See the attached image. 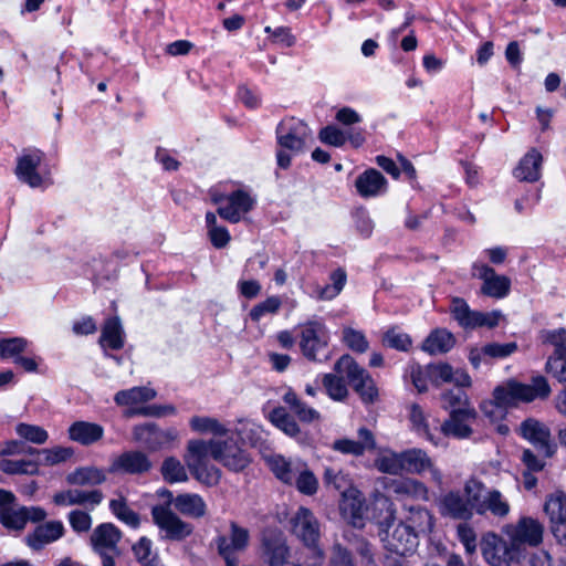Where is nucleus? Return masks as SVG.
I'll list each match as a JSON object with an SVG mask.
<instances>
[{
	"instance_id": "obj_1",
	"label": "nucleus",
	"mask_w": 566,
	"mask_h": 566,
	"mask_svg": "<svg viewBox=\"0 0 566 566\" xmlns=\"http://www.w3.org/2000/svg\"><path fill=\"white\" fill-rule=\"evenodd\" d=\"M210 457L233 472L243 471L251 462L248 452L232 438L190 440L184 455L185 463L192 476L208 486L217 485L221 479V471L210 463Z\"/></svg>"
},
{
	"instance_id": "obj_2",
	"label": "nucleus",
	"mask_w": 566,
	"mask_h": 566,
	"mask_svg": "<svg viewBox=\"0 0 566 566\" xmlns=\"http://www.w3.org/2000/svg\"><path fill=\"white\" fill-rule=\"evenodd\" d=\"M551 387L544 376H535L526 385L515 379H509L497 385L492 392L497 402L506 409L516 408L521 402H532L535 399H546L551 395Z\"/></svg>"
},
{
	"instance_id": "obj_3",
	"label": "nucleus",
	"mask_w": 566,
	"mask_h": 566,
	"mask_svg": "<svg viewBox=\"0 0 566 566\" xmlns=\"http://www.w3.org/2000/svg\"><path fill=\"white\" fill-rule=\"evenodd\" d=\"M312 132L301 119L290 117L281 120L276 127V140L282 148L276 153L277 165L286 169L291 165V155L303 153Z\"/></svg>"
},
{
	"instance_id": "obj_4",
	"label": "nucleus",
	"mask_w": 566,
	"mask_h": 566,
	"mask_svg": "<svg viewBox=\"0 0 566 566\" xmlns=\"http://www.w3.org/2000/svg\"><path fill=\"white\" fill-rule=\"evenodd\" d=\"M338 374H344L365 405H373L379 398V391L370 374L348 354L343 355L334 366Z\"/></svg>"
},
{
	"instance_id": "obj_5",
	"label": "nucleus",
	"mask_w": 566,
	"mask_h": 566,
	"mask_svg": "<svg viewBox=\"0 0 566 566\" xmlns=\"http://www.w3.org/2000/svg\"><path fill=\"white\" fill-rule=\"evenodd\" d=\"M219 555L224 559L227 566H239L238 555L244 552L250 544V532L231 521L229 531L218 535L214 539Z\"/></svg>"
},
{
	"instance_id": "obj_6",
	"label": "nucleus",
	"mask_w": 566,
	"mask_h": 566,
	"mask_svg": "<svg viewBox=\"0 0 566 566\" xmlns=\"http://www.w3.org/2000/svg\"><path fill=\"white\" fill-rule=\"evenodd\" d=\"M450 313L463 329H475L479 327L493 328L497 326L502 317L499 311L489 313L473 311L464 298L458 296L451 300Z\"/></svg>"
},
{
	"instance_id": "obj_7",
	"label": "nucleus",
	"mask_w": 566,
	"mask_h": 566,
	"mask_svg": "<svg viewBox=\"0 0 566 566\" xmlns=\"http://www.w3.org/2000/svg\"><path fill=\"white\" fill-rule=\"evenodd\" d=\"M480 545L484 559L491 566H510L521 557L520 552L509 538L504 539L493 532L484 534Z\"/></svg>"
},
{
	"instance_id": "obj_8",
	"label": "nucleus",
	"mask_w": 566,
	"mask_h": 566,
	"mask_svg": "<svg viewBox=\"0 0 566 566\" xmlns=\"http://www.w3.org/2000/svg\"><path fill=\"white\" fill-rule=\"evenodd\" d=\"M503 532L522 554L525 545L537 546L542 543L544 527L537 520L525 516L515 524L506 525Z\"/></svg>"
},
{
	"instance_id": "obj_9",
	"label": "nucleus",
	"mask_w": 566,
	"mask_h": 566,
	"mask_svg": "<svg viewBox=\"0 0 566 566\" xmlns=\"http://www.w3.org/2000/svg\"><path fill=\"white\" fill-rule=\"evenodd\" d=\"M151 516L155 524L165 532L164 538L180 542L190 536L193 526L182 521L177 514L163 505L154 506Z\"/></svg>"
},
{
	"instance_id": "obj_10",
	"label": "nucleus",
	"mask_w": 566,
	"mask_h": 566,
	"mask_svg": "<svg viewBox=\"0 0 566 566\" xmlns=\"http://www.w3.org/2000/svg\"><path fill=\"white\" fill-rule=\"evenodd\" d=\"M381 539L387 551L400 556L412 553L418 545L415 531L403 523L389 525Z\"/></svg>"
},
{
	"instance_id": "obj_11",
	"label": "nucleus",
	"mask_w": 566,
	"mask_h": 566,
	"mask_svg": "<svg viewBox=\"0 0 566 566\" xmlns=\"http://www.w3.org/2000/svg\"><path fill=\"white\" fill-rule=\"evenodd\" d=\"M175 429L161 430L156 423L148 422L133 428V438L149 451H158L176 440Z\"/></svg>"
},
{
	"instance_id": "obj_12",
	"label": "nucleus",
	"mask_w": 566,
	"mask_h": 566,
	"mask_svg": "<svg viewBox=\"0 0 566 566\" xmlns=\"http://www.w3.org/2000/svg\"><path fill=\"white\" fill-rule=\"evenodd\" d=\"M328 342L325 326L318 322H308L301 332L300 346L304 356L311 360H319L318 357L325 350Z\"/></svg>"
},
{
	"instance_id": "obj_13",
	"label": "nucleus",
	"mask_w": 566,
	"mask_h": 566,
	"mask_svg": "<svg viewBox=\"0 0 566 566\" xmlns=\"http://www.w3.org/2000/svg\"><path fill=\"white\" fill-rule=\"evenodd\" d=\"M517 433L536 449L543 451L546 458H551L555 453V448L551 443V430L543 422L527 418L520 424Z\"/></svg>"
},
{
	"instance_id": "obj_14",
	"label": "nucleus",
	"mask_w": 566,
	"mask_h": 566,
	"mask_svg": "<svg viewBox=\"0 0 566 566\" xmlns=\"http://www.w3.org/2000/svg\"><path fill=\"white\" fill-rule=\"evenodd\" d=\"M402 458V473L421 474L428 471L430 478L438 485L442 484V474L433 465L432 460L429 458L426 451L417 448L408 449L401 452Z\"/></svg>"
},
{
	"instance_id": "obj_15",
	"label": "nucleus",
	"mask_w": 566,
	"mask_h": 566,
	"mask_svg": "<svg viewBox=\"0 0 566 566\" xmlns=\"http://www.w3.org/2000/svg\"><path fill=\"white\" fill-rule=\"evenodd\" d=\"M153 463L146 453L137 450L126 451L116 457L108 471L111 473H125L142 475L150 471Z\"/></svg>"
},
{
	"instance_id": "obj_16",
	"label": "nucleus",
	"mask_w": 566,
	"mask_h": 566,
	"mask_svg": "<svg viewBox=\"0 0 566 566\" xmlns=\"http://www.w3.org/2000/svg\"><path fill=\"white\" fill-rule=\"evenodd\" d=\"M476 418L478 412L473 407L450 411L449 418L441 426V430L446 436L458 439L470 438L473 432L471 426Z\"/></svg>"
},
{
	"instance_id": "obj_17",
	"label": "nucleus",
	"mask_w": 566,
	"mask_h": 566,
	"mask_svg": "<svg viewBox=\"0 0 566 566\" xmlns=\"http://www.w3.org/2000/svg\"><path fill=\"white\" fill-rule=\"evenodd\" d=\"M293 533L306 545L315 546L319 538V524L313 512L307 507H300L293 518Z\"/></svg>"
},
{
	"instance_id": "obj_18",
	"label": "nucleus",
	"mask_w": 566,
	"mask_h": 566,
	"mask_svg": "<svg viewBox=\"0 0 566 566\" xmlns=\"http://www.w3.org/2000/svg\"><path fill=\"white\" fill-rule=\"evenodd\" d=\"M44 154L40 149H31L25 151L18 158L15 175L22 182L35 188L42 185V177L36 171L42 163Z\"/></svg>"
},
{
	"instance_id": "obj_19",
	"label": "nucleus",
	"mask_w": 566,
	"mask_h": 566,
	"mask_svg": "<svg viewBox=\"0 0 566 566\" xmlns=\"http://www.w3.org/2000/svg\"><path fill=\"white\" fill-rule=\"evenodd\" d=\"M474 269L479 271L478 275L483 281L482 294L493 298H502L509 294L511 280L507 276L496 274L494 269L485 264L474 265Z\"/></svg>"
},
{
	"instance_id": "obj_20",
	"label": "nucleus",
	"mask_w": 566,
	"mask_h": 566,
	"mask_svg": "<svg viewBox=\"0 0 566 566\" xmlns=\"http://www.w3.org/2000/svg\"><path fill=\"white\" fill-rule=\"evenodd\" d=\"M64 534V526L60 521H50L40 524L24 538L27 545L33 551H40L45 545L57 541Z\"/></svg>"
},
{
	"instance_id": "obj_21",
	"label": "nucleus",
	"mask_w": 566,
	"mask_h": 566,
	"mask_svg": "<svg viewBox=\"0 0 566 566\" xmlns=\"http://www.w3.org/2000/svg\"><path fill=\"white\" fill-rule=\"evenodd\" d=\"M358 441L350 439H338L333 442L332 448L343 454L355 457L363 455L366 451L376 449V441L373 432L367 428L358 430Z\"/></svg>"
},
{
	"instance_id": "obj_22",
	"label": "nucleus",
	"mask_w": 566,
	"mask_h": 566,
	"mask_svg": "<svg viewBox=\"0 0 566 566\" xmlns=\"http://www.w3.org/2000/svg\"><path fill=\"white\" fill-rule=\"evenodd\" d=\"M439 510L442 516L453 520L468 521L473 516L470 503L458 491L444 494L440 500Z\"/></svg>"
},
{
	"instance_id": "obj_23",
	"label": "nucleus",
	"mask_w": 566,
	"mask_h": 566,
	"mask_svg": "<svg viewBox=\"0 0 566 566\" xmlns=\"http://www.w3.org/2000/svg\"><path fill=\"white\" fill-rule=\"evenodd\" d=\"M339 510L345 520L354 527L361 528L364 526V497L357 490H349L348 493L342 495Z\"/></svg>"
},
{
	"instance_id": "obj_24",
	"label": "nucleus",
	"mask_w": 566,
	"mask_h": 566,
	"mask_svg": "<svg viewBox=\"0 0 566 566\" xmlns=\"http://www.w3.org/2000/svg\"><path fill=\"white\" fill-rule=\"evenodd\" d=\"M104 495L99 490L83 491L72 489L56 493L53 496V502L56 505L62 506L88 504L92 509H94L102 503Z\"/></svg>"
},
{
	"instance_id": "obj_25",
	"label": "nucleus",
	"mask_w": 566,
	"mask_h": 566,
	"mask_svg": "<svg viewBox=\"0 0 566 566\" xmlns=\"http://www.w3.org/2000/svg\"><path fill=\"white\" fill-rule=\"evenodd\" d=\"M120 537L122 533L114 524L103 523L93 531L91 543L95 552L117 553Z\"/></svg>"
},
{
	"instance_id": "obj_26",
	"label": "nucleus",
	"mask_w": 566,
	"mask_h": 566,
	"mask_svg": "<svg viewBox=\"0 0 566 566\" xmlns=\"http://www.w3.org/2000/svg\"><path fill=\"white\" fill-rule=\"evenodd\" d=\"M543 157L536 149H531L518 163L513 175L520 181L535 182L541 177Z\"/></svg>"
},
{
	"instance_id": "obj_27",
	"label": "nucleus",
	"mask_w": 566,
	"mask_h": 566,
	"mask_svg": "<svg viewBox=\"0 0 566 566\" xmlns=\"http://www.w3.org/2000/svg\"><path fill=\"white\" fill-rule=\"evenodd\" d=\"M104 429L101 424L88 421H75L69 428L71 440L82 446H91L103 438Z\"/></svg>"
},
{
	"instance_id": "obj_28",
	"label": "nucleus",
	"mask_w": 566,
	"mask_h": 566,
	"mask_svg": "<svg viewBox=\"0 0 566 566\" xmlns=\"http://www.w3.org/2000/svg\"><path fill=\"white\" fill-rule=\"evenodd\" d=\"M274 475L285 484L293 485L298 472L305 465L301 460H287L282 455H275L269 461Z\"/></svg>"
},
{
	"instance_id": "obj_29",
	"label": "nucleus",
	"mask_w": 566,
	"mask_h": 566,
	"mask_svg": "<svg viewBox=\"0 0 566 566\" xmlns=\"http://www.w3.org/2000/svg\"><path fill=\"white\" fill-rule=\"evenodd\" d=\"M355 186L360 196L373 197L386 189L387 180L378 170L371 168L357 177Z\"/></svg>"
},
{
	"instance_id": "obj_30",
	"label": "nucleus",
	"mask_w": 566,
	"mask_h": 566,
	"mask_svg": "<svg viewBox=\"0 0 566 566\" xmlns=\"http://www.w3.org/2000/svg\"><path fill=\"white\" fill-rule=\"evenodd\" d=\"M175 509L182 515L200 518L207 513V505L199 494L184 493L174 499Z\"/></svg>"
},
{
	"instance_id": "obj_31",
	"label": "nucleus",
	"mask_w": 566,
	"mask_h": 566,
	"mask_svg": "<svg viewBox=\"0 0 566 566\" xmlns=\"http://www.w3.org/2000/svg\"><path fill=\"white\" fill-rule=\"evenodd\" d=\"M124 331L117 316L109 317L105 321L99 337V345L117 350L124 346Z\"/></svg>"
},
{
	"instance_id": "obj_32",
	"label": "nucleus",
	"mask_w": 566,
	"mask_h": 566,
	"mask_svg": "<svg viewBox=\"0 0 566 566\" xmlns=\"http://www.w3.org/2000/svg\"><path fill=\"white\" fill-rule=\"evenodd\" d=\"M455 344L452 333L447 329H436L429 334L422 344V349L431 355L448 353Z\"/></svg>"
},
{
	"instance_id": "obj_33",
	"label": "nucleus",
	"mask_w": 566,
	"mask_h": 566,
	"mask_svg": "<svg viewBox=\"0 0 566 566\" xmlns=\"http://www.w3.org/2000/svg\"><path fill=\"white\" fill-rule=\"evenodd\" d=\"M66 481L72 485L95 486L106 481V474L102 469L83 467L70 473Z\"/></svg>"
},
{
	"instance_id": "obj_34",
	"label": "nucleus",
	"mask_w": 566,
	"mask_h": 566,
	"mask_svg": "<svg viewBox=\"0 0 566 566\" xmlns=\"http://www.w3.org/2000/svg\"><path fill=\"white\" fill-rule=\"evenodd\" d=\"M405 525L415 531L418 536L420 533H427L432 530L433 520L431 513L422 506L408 507V515L406 516Z\"/></svg>"
},
{
	"instance_id": "obj_35",
	"label": "nucleus",
	"mask_w": 566,
	"mask_h": 566,
	"mask_svg": "<svg viewBox=\"0 0 566 566\" xmlns=\"http://www.w3.org/2000/svg\"><path fill=\"white\" fill-rule=\"evenodd\" d=\"M283 401L290 407L295 416L302 422H313L319 419V413L315 409L303 402L295 391L289 389L282 397Z\"/></svg>"
},
{
	"instance_id": "obj_36",
	"label": "nucleus",
	"mask_w": 566,
	"mask_h": 566,
	"mask_svg": "<svg viewBox=\"0 0 566 566\" xmlns=\"http://www.w3.org/2000/svg\"><path fill=\"white\" fill-rule=\"evenodd\" d=\"M156 391L149 387H133L116 392L114 400L118 406H130L146 402L156 397Z\"/></svg>"
},
{
	"instance_id": "obj_37",
	"label": "nucleus",
	"mask_w": 566,
	"mask_h": 566,
	"mask_svg": "<svg viewBox=\"0 0 566 566\" xmlns=\"http://www.w3.org/2000/svg\"><path fill=\"white\" fill-rule=\"evenodd\" d=\"M270 421L286 436L295 438L301 433L294 417L284 407L274 408L269 416Z\"/></svg>"
},
{
	"instance_id": "obj_38",
	"label": "nucleus",
	"mask_w": 566,
	"mask_h": 566,
	"mask_svg": "<svg viewBox=\"0 0 566 566\" xmlns=\"http://www.w3.org/2000/svg\"><path fill=\"white\" fill-rule=\"evenodd\" d=\"M486 512H490L497 517H504L509 514L510 505L503 499L500 491L491 490L486 492L485 497L483 500V505H480L479 507V514L483 515Z\"/></svg>"
},
{
	"instance_id": "obj_39",
	"label": "nucleus",
	"mask_w": 566,
	"mask_h": 566,
	"mask_svg": "<svg viewBox=\"0 0 566 566\" xmlns=\"http://www.w3.org/2000/svg\"><path fill=\"white\" fill-rule=\"evenodd\" d=\"M160 473L169 484L187 482L189 479L186 467L175 457H168L163 461Z\"/></svg>"
},
{
	"instance_id": "obj_40",
	"label": "nucleus",
	"mask_w": 566,
	"mask_h": 566,
	"mask_svg": "<svg viewBox=\"0 0 566 566\" xmlns=\"http://www.w3.org/2000/svg\"><path fill=\"white\" fill-rule=\"evenodd\" d=\"M544 512L548 515L551 523L566 522V494L556 491L548 495L544 504Z\"/></svg>"
},
{
	"instance_id": "obj_41",
	"label": "nucleus",
	"mask_w": 566,
	"mask_h": 566,
	"mask_svg": "<svg viewBox=\"0 0 566 566\" xmlns=\"http://www.w3.org/2000/svg\"><path fill=\"white\" fill-rule=\"evenodd\" d=\"M374 465L381 473L401 474L403 468L401 452L385 451L375 459Z\"/></svg>"
},
{
	"instance_id": "obj_42",
	"label": "nucleus",
	"mask_w": 566,
	"mask_h": 566,
	"mask_svg": "<svg viewBox=\"0 0 566 566\" xmlns=\"http://www.w3.org/2000/svg\"><path fill=\"white\" fill-rule=\"evenodd\" d=\"M264 548L270 566H285L287 564L290 551L285 542L279 538L266 539Z\"/></svg>"
},
{
	"instance_id": "obj_43",
	"label": "nucleus",
	"mask_w": 566,
	"mask_h": 566,
	"mask_svg": "<svg viewBox=\"0 0 566 566\" xmlns=\"http://www.w3.org/2000/svg\"><path fill=\"white\" fill-rule=\"evenodd\" d=\"M112 513L122 522L132 527L139 525V516L136 512L128 507L126 499L119 494L118 497L112 499L109 502Z\"/></svg>"
},
{
	"instance_id": "obj_44",
	"label": "nucleus",
	"mask_w": 566,
	"mask_h": 566,
	"mask_svg": "<svg viewBox=\"0 0 566 566\" xmlns=\"http://www.w3.org/2000/svg\"><path fill=\"white\" fill-rule=\"evenodd\" d=\"M324 483L327 488H333L342 495L348 493L349 490H355L352 485V480L347 473L342 470L326 468L324 472Z\"/></svg>"
},
{
	"instance_id": "obj_45",
	"label": "nucleus",
	"mask_w": 566,
	"mask_h": 566,
	"mask_svg": "<svg viewBox=\"0 0 566 566\" xmlns=\"http://www.w3.org/2000/svg\"><path fill=\"white\" fill-rule=\"evenodd\" d=\"M345 538L350 547L360 556L361 563L366 566L374 565V551L370 543L354 532H347Z\"/></svg>"
},
{
	"instance_id": "obj_46",
	"label": "nucleus",
	"mask_w": 566,
	"mask_h": 566,
	"mask_svg": "<svg viewBox=\"0 0 566 566\" xmlns=\"http://www.w3.org/2000/svg\"><path fill=\"white\" fill-rule=\"evenodd\" d=\"M0 470L7 474L35 475L39 472L36 460H7L0 461Z\"/></svg>"
},
{
	"instance_id": "obj_47",
	"label": "nucleus",
	"mask_w": 566,
	"mask_h": 566,
	"mask_svg": "<svg viewBox=\"0 0 566 566\" xmlns=\"http://www.w3.org/2000/svg\"><path fill=\"white\" fill-rule=\"evenodd\" d=\"M0 522L8 530L22 531L25 527L23 506L9 505L0 511Z\"/></svg>"
},
{
	"instance_id": "obj_48",
	"label": "nucleus",
	"mask_w": 566,
	"mask_h": 566,
	"mask_svg": "<svg viewBox=\"0 0 566 566\" xmlns=\"http://www.w3.org/2000/svg\"><path fill=\"white\" fill-rule=\"evenodd\" d=\"M381 343L386 347L400 352H408L412 345L411 337L398 327H391L386 331L381 337Z\"/></svg>"
},
{
	"instance_id": "obj_49",
	"label": "nucleus",
	"mask_w": 566,
	"mask_h": 566,
	"mask_svg": "<svg viewBox=\"0 0 566 566\" xmlns=\"http://www.w3.org/2000/svg\"><path fill=\"white\" fill-rule=\"evenodd\" d=\"M441 398L442 407L450 411L472 408L467 392L460 387L444 391Z\"/></svg>"
},
{
	"instance_id": "obj_50",
	"label": "nucleus",
	"mask_w": 566,
	"mask_h": 566,
	"mask_svg": "<svg viewBox=\"0 0 566 566\" xmlns=\"http://www.w3.org/2000/svg\"><path fill=\"white\" fill-rule=\"evenodd\" d=\"M323 385L327 395L336 401H344L348 397V389L344 379L334 374H326L323 377Z\"/></svg>"
},
{
	"instance_id": "obj_51",
	"label": "nucleus",
	"mask_w": 566,
	"mask_h": 566,
	"mask_svg": "<svg viewBox=\"0 0 566 566\" xmlns=\"http://www.w3.org/2000/svg\"><path fill=\"white\" fill-rule=\"evenodd\" d=\"M485 486L484 484L476 480L470 479L464 484V493L467 495L465 501L470 503L471 512L475 511L479 514L480 505H483V500L485 497L484 494Z\"/></svg>"
},
{
	"instance_id": "obj_52",
	"label": "nucleus",
	"mask_w": 566,
	"mask_h": 566,
	"mask_svg": "<svg viewBox=\"0 0 566 566\" xmlns=\"http://www.w3.org/2000/svg\"><path fill=\"white\" fill-rule=\"evenodd\" d=\"M189 424L193 431L211 432L218 436H226L228 429L217 419L210 417L195 416L190 419Z\"/></svg>"
},
{
	"instance_id": "obj_53",
	"label": "nucleus",
	"mask_w": 566,
	"mask_h": 566,
	"mask_svg": "<svg viewBox=\"0 0 566 566\" xmlns=\"http://www.w3.org/2000/svg\"><path fill=\"white\" fill-rule=\"evenodd\" d=\"M293 485H295L297 491L302 494L313 495L317 492L318 480L305 463L303 469L298 472Z\"/></svg>"
},
{
	"instance_id": "obj_54",
	"label": "nucleus",
	"mask_w": 566,
	"mask_h": 566,
	"mask_svg": "<svg viewBox=\"0 0 566 566\" xmlns=\"http://www.w3.org/2000/svg\"><path fill=\"white\" fill-rule=\"evenodd\" d=\"M15 431L21 438L35 444H43L49 439L46 430L35 424L21 422L15 427Z\"/></svg>"
},
{
	"instance_id": "obj_55",
	"label": "nucleus",
	"mask_w": 566,
	"mask_h": 566,
	"mask_svg": "<svg viewBox=\"0 0 566 566\" xmlns=\"http://www.w3.org/2000/svg\"><path fill=\"white\" fill-rule=\"evenodd\" d=\"M343 340L348 348L359 354L366 353L369 348V343L365 334L352 327L344 328Z\"/></svg>"
},
{
	"instance_id": "obj_56",
	"label": "nucleus",
	"mask_w": 566,
	"mask_h": 566,
	"mask_svg": "<svg viewBox=\"0 0 566 566\" xmlns=\"http://www.w3.org/2000/svg\"><path fill=\"white\" fill-rule=\"evenodd\" d=\"M346 272L343 269L333 271L331 274V281L333 284L321 289L318 292V297L321 300H332L336 297L343 290L346 283Z\"/></svg>"
},
{
	"instance_id": "obj_57",
	"label": "nucleus",
	"mask_w": 566,
	"mask_h": 566,
	"mask_svg": "<svg viewBox=\"0 0 566 566\" xmlns=\"http://www.w3.org/2000/svg\"><path fill=\"white\" fill-rule=\"evenodd\" d=\"M27 339L22 337H12L0 340V358H17L25 350Z\"/></svg>"
},
{
	"instance_id": "obj_58",
	"label": "nucleus",
	"mask_w": 566,
	"mask_h": 566,
	"mask_svg": "<svg viewBox=\"0 0 566 566\" xmlns=\"http://www.w3.org/2000/svg\"><path fill=\"white\" fill-rule=\"evenodd\" d=\"M42 459H36V462L45 465H55L70 459L73 454L71 448L55 447L52 449H41Z\"/></svg>"
},
{
	"instance_id": "obj_59",
	"label": "nucleus",
	"mask_w": 566,
	"mask_h": 566,
	"mask_svg": "<svg viewBox=\"0 0 566 566\" xmlns=\"http://www.w3.org/2000/svg\"><path fill=\"white\" fill-rule=\"evenodd\" d=\"M480 409L482 413L494 423L501 422L506 417L509 410L504 406L500 405L494 397L482 401Z\"/></svg>"
},
{
	"instance_id": "obj_60",
	"label": "nucleus",
	"mask_w": 566,
	"mask_h": 566,
	"mask_svg": "<svg viewBox=\"0 0 566 566\" xmlns=\"http://www.w3.org/2000/svg\"><path fill=\"white\" fill-rule=\"evenodd\" d=\"M541 339L543 343L551 344L555 347L554 352H557V355H562L566 352V329L557 328L553 331H542Z\"/></svg>"
},
{
	"instance_id": "obj_61",
	"label": "nucleus",
	"mask_w": 566,
	"mask_h": 566,
	"mask_svg": "<svg viewBox=\"0 0 566 566\" xmlns=\"http://www.w3.org/2000/svg\"><path fill=\"white\" fill-rule=\"evenodd\" d=\"M281 301L277 296H270L265 301L255 305L251 312L250 317L252 321L258 322L265 314H272L279 311Z\"/></svg>"
},
{
	"instance_id": "obj_62",
	"label": "nucleus",
	"mask_w": 566,
	"mask_h": 566,
	"mask_svg": "<svg viewBox=\"0 0 566 566\" xmlns=\"http://www.w3.org/2000/svg\"><path fill=\"white\" fill-rule=\"evenodd\" d=\"M318 137L322 143L335 147L343 146L347 140V136L345 135V133L333 125H328L322 128L318 134Z\"/></svg>"
},
{
	"instance_id": "obj_63",
	"label": "nucleus",
	"mask_w": 566,
	"mask_h": 566,
	"mask_svg": "<svg viewBox=\"0 0 566 566\" xmlns=\"http://www.w3.org/2000/svg\"><path fill=\"white\" fill-rule=\"evenodd\" d=\"M328 566H356L352 552L342 546L340 544H334L329 556Z\"/></svg>"
},
{
	"instance_id": "obj_64",
	"label": "nucleus",
	"mask_w": 566,
	"mask_h": 566,
	"mask_svg": "<svg viewBox=\"0 0 566 566\" xmlns=\"http://www.w3.org/2000/svg\"><path fill=\"white\" fill-rule=\"evenodd\" d=\"M545 369L559 382L562 377L566 375V350L560 356L557 355V352H554L553 355L548 357Z\"/></svg>"
}]
</instances>
